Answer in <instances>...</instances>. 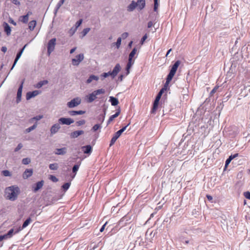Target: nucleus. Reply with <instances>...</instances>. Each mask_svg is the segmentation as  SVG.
Listing matches in <instances>:
<instances>
[{"instance_id": "obj_2", "label": "nucleus", "mask_w": 250, "mask_h": 250, "mask_svg": "<svg viewBox=\"0 0 250 250\" xmlns=\"http://www.w3.org/2000/svg\"><path fill=\"white\" fill-rule=\"evenodd\" d=\"M82 99L80 97H77L73 99L67 103V106L70 108L75 107L81 104Z\"/></svg>"}, {"instance_id": "obj_29", "label": "nucleus", "mask_w": 250, "mask_h": 250, "mask_svg": "<svg viewBox=\"0 0 250 250\" xmlns=\"http://www.w3.org/2000/svg\"><path fill=\"white\" fill-rule=\"evenodd\" d=\"M122 42V38H118L116 42L113 43L112 45H116L117 49H119L121 46Z\"/></svg>"}, {"instance_id": "obj_31", "label": "nucleus", "mask_w": 250, "mask_h": 250, "mask_svg": "<svg viewBox=\"0 0 250 250\" xmlns=\"http://www.w3.org/2000/svg\"><path fill=\"white\" fill-rule=\"evenodd\" d=\"M43 117V115H40L37 116L36 117H34L32 118L31 119H30V122H32L34 120H35V121H39V120H41L42 119Z\"/></svg>"}, {"instance_id": "obj_57", "label": "nucleus", "mask_w": 250, "mask_h": 250, "mask_svg": "<svg viewBox=\"0 0 250 250\" xmlns=\"http://www.w3.org/2000/svg\"><path fill=\"white\" fill-rule=\"evenodd\" d=\"M231 161L229 159H228L226 161V164H225V169L228 166V165H229V164L230 163Z\"/></svg>"}, {"instance_id": "obj_3", "label": "nucleus", "mask_w": 250, "mask_h": 250, "mask_svg": "<svg viewBox=\"0 0 250 250\" xmlns=\"http://www.w3.org/2000/svg\"><path fill=\"white\" fill-rule=\"evenodd\" d=\"M180 63H181V62L180 61H177L174 63V64L172 65V66L170 69V72L168 74V75H167V77H169V79H170V78H172V79L173 78V77L175 75V74L177 71V68L179 67V66L180 65Z\"/></svg>"}, {"instance_id": "obj_48", "label": "nucleus", "mask_w": 250, "mask_h": 250, "mask_svg": "<svg viewBox=\"0 0 250 250\" xmlns=\"http://www.w3.org/2000/svg\"><path fill=\"white\" fill-rule=\"evenodd\" d=\"M121 134L122 133L119 130L117 132H116L113 137L117 140V139L121 136Z\"/></svg>"}, {"instance_id": "obj_46", "label": "nucleus", "mask_w": 250, "mask_h": 250, "mask_svg": "<svg viewBox=\"0 0 250 250\" xmlns=\"http://www.w3.org/2000/svg\"><path fill=\"white\" fill-rule=\"evenodd\" d=\"M85 121L83 120H81V121H79L77 122L76 125L78 126H81V125H84L85 124Z\"/></svg>"}, {"instance_id": "obj_13", "label": "nucleus", "mask_w": 250, "mask_h": 250, "mask_svg": "<svg viewBox=\"0 0 250 250\" xmlns=\"http://www.w3.org/2000/svg\"><path fill=\"white\" fill-rule=\"evenodd\" d=\"M33 174V170L32 169H26L22 174V177L24 179H26L31 176Z\"/></svg>"}, {"instance_id": "obj_63", "label": "nucleus", "mask_w": 250, "mask_h": 250, "mask_svg": "<svg viewBox=\"0 0 250 250\" xmlns=\"http://www.w3.org/2000/svg\"><path fill=\"white\" fill-rule=\"evenodd\" d=\"M77 115H83L85 113V111L83 110L77 111Z\"/></svg>"}, {"instance_id": "obj_50", "label": "nucleus", "mask_w": 250, "mask_h": 250, "mask_svg": "<svg viewBox=\"0 0 250 250\" xmlns=\"http://www.w3.org/2000/svg\"><path fill=\"white\" fill-rule=\"evenodd\" d=\"M244 196L248 199H250V192L247 191L244 193Z\"/></svg>"}, {"instance_id": "obj_12", "label": "nucleus", "mask_w": 250, "mask_h": 250, "mask_svg": "<svg viewBox=\"0 0 250 250\" xmlns=\"http://www.w3.org/2000/svg\"><path fill=\"white\" fill-rule=\"evenodd\" d=\"M137 8L136 1L132 0L131 2L127 6L126 10L128 12H132Z\"/></svg>"}, {"instance_id": "obj_54", "label": "nucleus", "mask_w": 250, "mask_h": 250, "mask_svg": "<svg viewBox=\"0 0 250 250\" xmlns=\"http://www.w3.org/2000/svg\"><path fill=\"white\" fill-rule=\"evenodd\" d=\"M147 36L146 34L144 35L143 37L141 39V44H143L144 42L146 41V40L147 39Z\"/></svg>"}, {"instance_id": "obj_21", "label": "nucleus", "mask_w": 250, "mask_h": 250, "mask_svg": "<svg viewBox=\"0 0 250 250\" xmlns=\"http://www.w3.org/2000/svg\"><path fill=\"white\" fill-rule=\"evenodd\" d=\"M4 31L6 33L7 35L9 36L11 34V29L10 26L6 22L3 23Z\"/></svg>"}, {"instance_id": "obj_33", "label": "nucleus", "mask_w": 250, "mask_h": 250, "mask_svg": "<svg viewBox=\"0 0 250 250\" xmlns=\"http://www.w3.org/2000/svg\"><path fill=\"white\" fill-rule=\"evenodd\" d=\"M104 120V114H101V115H99V117H97L98 123H101V124H102Z\"/></svg>"}, {"instance_id": "obj_52", "label": "nucleus", "mask_w": 250, "mask_h": 250, "mask_svg": "<svg viewBox=\"0 0 250 250\" xmlns=\"http://www.w3.org/2000/svg\"><path fill=\"white\" fill-rule=\"evenodd\" d=\"M101 123H98L97 124L95 125V131L100 129L101 128Z\"/></svg>"}, {"instance_id": "obj_64", "label": "nucleus", "mask_w": 250, "mask_h": 250, "mask_svg": "<svg viewBox=\"0 0 250 250\" xmlns=\"http://www.w3.org/2000/svg\"><path fill=\"white\" fill-rule=\"evenodd\" d=\"M1 51L4 53L6 52L7 51V48L5 46H3L1 48Z\"/></svg>"}, {"instance_id": "obj_36", "label": "nucleus", "mask_w": 250, "mask_h": 250, "mask_svg": "<svg viewBox=\"0 0 250 250\" xmlns=\"http://www.w3.org/2000/svg\"><path fill=\"white\" fill-rule=\"evenodd\" d=\"M58 168V165L57 163L51 164L49 165V168L51 170H57Z\"/></svg>"}, {"instance_id": "obj_5", "label": "nucleus", "mask_w": 250, "mask_h": 250, "mask_svg": "<svg viewBox=\"0 0 250 250\" xmlns=\"http://www.w3.org/2000/svg\"><path fill=\"white\" fill-rule=\"evenodd\" d=\"M56 39L55 38L50 40L48 43L47 53L49 55L54 50L56 45Z\"/></svg>"}, {"instance_id": "obj_25", "label": "nucleus", "mask_w": 250, "mask_h": 250, "mask_svg": "<svg viewBox=\"0 0 250 250\" xmlns=\"http://www.w3.org/2000/svg\"><path fill=\"white\" fill-rule=\"evenodd\" d=\"M134 63V62L133 61H128V62L126 65V74L128 75L130 73V69L131 68L132 65Z\"/></svg>"}, {"instance_id": "obj_41", "label": "nucleus", "mask_w": 250, "mask_h": 250, "mask_svg": "<svg viewBox=\"0 0 250 250\" xmlns=\"http://www.w3.org/2000/svg\"><path fill=\"white\" fill-rule=\"evenodd\" d=\"M2 173L3 176H6V177L11 176V174L10 172L7 170H3L2 171Z\"/></svg>"}, {"instance_id": "obj_49", "label": "nucleus", "mask_w": 250, "mask_h": 250, "mask_svg": "<svg viewBox=\"0 0 250 250\" xmlns=\"http://www.w3.org/2000/svg\"><path fill=\"white\" fill-rule=\"evenodd\" d=\"M219 86H215L211 91L210 93V95L211 96L213 95L217 90Z\"/></svg>"}, {"instance_id": "obj_11", "label": "nucleus", "mask_w": 250, "mask_h": 250, "mask_svg": "<svg viewBox=\"0 0 250 250\" xmlns=\"http://www.w3.org/2000/svg\"><path fill=\"white\" fill-rule=\"evenodd\" d=\"M136 3L137 9L139 10H141L145 7L146 1L145 0H138Z\"/></svg>"}, {"instance_id": "obj_32", "label": "nucleus", "mask_w": 250, "mask_h": 250, "mask_svg": "<svg viewBox=\"0 0 250 250\" xmlns=\"http://www.w3.org/2000/svg\"><path fill=\"white\" fill-rule=\"evenodd\" d=\"M13 232H14V229H11L8 231V232L7 234L3 235V236H5V239H7L8 238H10L12 237Z\"/></svg>"}, {"instance_id": "obj_7", "label": "nucleus", "mask_w": 250, "mask_h": 250, "mask_svg": "<svg viewBox=\"0 0 250 250\" xmlns=\"http://www.w3.org/2000/svg\"><path fill=\"white\" fill-rule=\"evenodd\" d=\"M61 128V126L59 124L56 123L54 124L50 128V131L51 135H53L57 133L60 129Z\"/></svg>"}, {"instance_id": "obj_17", "label": "nucleus", "mask_w": 250, "mask_h": 250, "mask_svg": "<svg viewBox=\"0 0 250 250\" xmlns=\"http://www.w3.org/2000/svg\"><path fill=\"white\" fill-rule=\"evenodd\" d=\"M66 152L67 148L66 147H63L56 149L54 153L56 155H64Z\"/></svg>"}, {"instance_id": "obj_55", "label": "nucleus", "mask_w": 250, "mask_h": 250, "mask_svg": "<svg viewBox=\"0 0 250 250\" xmlns=\"http://www.w3.org/2000/svg\"><path fill=\"white\" fill-rule=\"evenodd\" d=\"M12 2L15 5H19L20 2L18 0H12Z\"/></svg>"}, {"instance_id": "obj_37", "label": "nucleus", "mask_w": 250, "mask_h": 250, "mask_svg": "<svg viewBox=\"0 0 250 250\" xmlns=\"http://www.w3.org/2000/svg\"><path fill=\"white\" fill-rule=\"evenodd\" d=\"M82 22H83V20H80L79 21H78L76 23V24H75V26L76 27H75V29L73 30V33H74L76 31V30L78 28V27H79L81 25V24H82Z\"/></svg>"}, {"instance_id": "obj_18", "label": "nucleus", "mask_w": 250, "mask_h": 250, "mask_svg": "<svg viewBox=\"0 0 250 250\" xmlns=\"http://www.w3.org/2000/svg\"><path fill=\"white\" fill-rule=\"evenodd\" d=\"M43 184H44L43 181H40V182H38V183H37V184L34 187V189H33L34 191L36 192L38 190L40 189L43 187Z\"/></svg>"}, {"instance_id": "obj_38", "label": "nucleus", "mask_w": 250, "mask_h": 250, "mask_svg": "<svg viewBox=\"0 0 250 250\" xmlns=\"http://www.w3.org/2000/svg\"><path fill=\"white\" fill-rule=\"evenodd\" d=\"M31 162V160L29 158H23L22 160V163L23 165H28Z\"/></svg>"}, {"instance_id": "obj_8", "label": "nucleus", "mask_w": 250, "mask_h": 250, "mask_svg": "<svg viewBox=\"0 0 250 250\" xmlns=\"http://www.w3.org/2000/svg\"><path fill=\"white\" fill-rule=\"evenodd\" d=\"M121 69V67L120 64L117 63L116 64L115 66L114 67L113 70L111 73V76L113 78H115V76L117 75V74L120 72Z\"/></svg>"}, {"instance_id": "obj_34", "label": "nucleus", "mask_w": 250, "mask_h": 250, "mask_svg": "<svg viewBox=\"0 0 250 250\" xmlns=\"http://www.w3.org/2000/svg\"><path fill=\"white\" fill-rule=\"evenodd\" d=\"M105 93V90L104 89H98L96 91H95V96L96 95H99L100 94H103Z\"/></svg>"}, {"instance_id": "obj_35", "label": "nucleus", "mask_w": 250, "mask_h": 250, "mask_svg": "<svg viewBox=\"0 0 250 250\" xmlns=\"http://www.w3.org/2000/svg\"><path fill=\"white\" fill-rule=\"evenodd\" d=\"M31 221V219L30 218L26 220L22 225V228H26L30 223Z\"/></svg>"}, {"instance_id": "obj_30", "label": "nucleus", "mask_w": 250, "mask_h": 250, "mask_svg": "<svg viewBox=\"0 0 250 250\" xmlns=\"http://www.w3.org/2000/svg\"><path fill=\"white\" fill-rule=\"evenodd\" d=\"M37 127V124H34L33 125L29 127V128H26L25 130V133H29L31 131L34 130L35 129H36Z\"/></svg>"}, {"instance_id": "obj_1", "label": "nucleus", "mask_w": 250, "mask_h": 250, "mask_svg": "<svg viewBox=\"0 0 250 250\" xmlns=\"http://www.w3.org/2000/svg\"><path fill=\"white\" fill-rule=\"evenodd\" d=\"M20 193V188L16 185L6 188L4 191L5 198L10 201H15Z\"/></svg>"}, {"instance_id": "obj_27", "label": "nucleus", "mask_w": 250, "mask_h": 250, "mask_svg": "<svg viewBox=\"0 0 250 250\" xmlns=\"http://www.w3.org/2000/svg\"><path fill=\"white\" fill-rule=\"evenodd\" d=\"M29 18L28 15H24L21 16L19 18V20L23 23H26L28 21Z\"/></svg>"}, {"instance_id": "obj_59", "label": "nucleus", "mask_w": 250, "mask_h": 250, "mask_svg": "<svg viewBox=\"0 0 250 250\" xmlns=\"http://www.w3.org/2000/svg\"><path fill=\"white\" fill-rule=\"evenodd\" d=\"M129 125V124H128L126 126L123 127L122 129L119 130V131L122 133L124 131H125V129H126V127Z\"/></svg>"}, {"instance_id": "obj_16", "label": "nucleus", "mask_w": 250, "mask_h": 250, "mask_svg": "<svg viewBox=\"0 0 250 250\" xmlns=\"http://www.w3.org/2000/svg\"><path fill=\"white\" fill-rule=\"evenodd\" d=\"M84 100L87 103H91L94 101V93L92 92L86 95L84 97Z\"/></svg>"}, {"instance_id": "obj_60", "label": "nucleus", "mask_w": 250, "mask_h": 250, "mask_svg": "<svg viewBox=\"0 0 250 250\" xmlns=\"http://www.w3.org/2000/svg\"><path fill=\"white\" fill-rule=\"evenodd\" d=\"M77 111H71L70 112V114L71 116H75V115H77Z\"/></svg>"}, {"instance_id": "obj_20", "label": "nucleus", "mask_w": 250, "mask_h": 250, "mask_svg": "<svg viewBox=\"0 0 250 250\" xmlns=\"http://www.w3.org/2000/svg\"><path fill=\"white\" fill-rule=\"evenodd\" d=\"M48 83V81L47 80H43L39 82L37 84L34 85V87L36 88H40L42 86L47 84Z\"/></svg>"}, {"instance_id": "obj_15", "label": "nucleus", "mask_w": 250, "mask_h": 250, "mask_svg": "<svg viewBox=\"0 0 250 250\" xmlns=\"http://www.w3.org/2000/svg\"><path fill=\"white\" fill-rule=\"evenodd\" d=\"M83 133L84 131L83 130H77L71 133L70 136L71 138H76Z\"/></svg>"}, {"instance_id": "obj_53", "label": "nucleus", "mask_w": 250, "mask_h": 250, "mask_svg": "<svg viewBox=\"0 0 250 250\" xmlns=\"http://www.w3.org/2000/svg\"><path fill=\"white\" fill-rule=\"evenodd\" d=\"M79 168V166L78 165H75L72 169L73 172L76 173Z\"/></svg>"}, {"instance_id": "obj_10", "label": "nucleus", "mask_w": 250, "mask_h": 250, "mask_svg": "<svg viewBox=\"0 0 250 250\" xmlns=\"http://www.w3.org/2000/svg\"><path fill=\"white\" fill-rule=\"evenodd\" d=\"M81 149L84 154H90L92 152V147L91 146L87 145L81 147Z\"/></svg>"}, {"instance_id": "obj_23", "label": "nucleus", "mask_w": 250, "mask_h": 250, "mask_svg": "<svg viewBox=\"0 0 250 250\" xmlns=\"http://www.w3.org/2000/svg\"><path fill=\"white\" fill-rule=\"evenodd\" d=\"M109 101L111 102V104L113 106L117 105L119 104V101L118 99L113 97H110Z\"/></svg>"}, {"instance_id": "obj_39", "label": "nucleus", "mask_w": 250, "mask_h": 250, "mask_svg": "<svg viewBox=\"0 0 250 250\" xmlns=\"http://www.w3.org/2000/svg\"><path fill=\"white\" fill-rule=\"evenodd\" d=\"M111 76L110 72H108L107 73H104L101 75L100 78L102 80H103L104 78H106L107 77Z\"/></svg>"}, {"instance_id": "obj_58", "label": "nucleus", "mask_w": 250, "mask_h": 250, "mask_svg": "<svg viewBox=\"0 0 250 250\" xmlns=\"http://www.w3.org/2000/svg\"><path fill=\"white\" fill-rule=\"evenodd\" d=\"M158 6H159L158 2L154 3V10L155 11H157Z\"/></svg>"}, {"instance_id": "obj_47", "label": "nucleus", "mask_w": 250, "mask_h": 250, "mask_svg": "<svg viewBox=\"0 0 250 250\" xmlns=\"http://www.w3.org/2000/svg\"><path fill=\"white\" fill-rule=\"evenodd\" d=\"M23 146L22 145V144L21 143H20L18 146L16 147V148L15 149V151L17 152V151H18L19 150H20L22 147Z\"/></svg>"}, {"instance_id": "obj_24", "label": "nucleus", "mask_w": 250, "mask_h": 250, "mask_svg": "<svg viewBox=\"0 0 250 250\" xmlns=\"http://www.w3.org/2000/svg\"><path fill=\"white\" fill-rule=\"evenodd\" d=\"M120 113V111L119 110L115 114L110 117L109 119L107 121V125L110 124L115 118L117 117Z\"/></svg>"}, {"instance_id": "obj_51", "label": "nucleus", "mask_w": 250, "mask_h": 250, "mask_svg": "<svg viewBox=\"0 0 250 250\" xmlns=\"http://www.w3.org/2000/svg\"><path fill=\"white\" fill-rule=\"evenodd\" d=\"M94 80V75H91L90 76V77L87 80L86 83H90L91 82H92Z\"/></svg>"}, {"instance_id": "obj_43", "label": "nucleus", "mask_w": 250, "mask_h": 250, "mask_svg": "<svg viewBox=\"0 0 250 250\" xmlns=\"http://www.w3.org/2000/svg\"><path fill=\"white\" fill-rule=\"evenodd\" d=\"M70 186V184L69 183H66L65 184H64L63 186H62V188L64 189V190H67L69 187Z\"/></svg>"}, {"instance_id": "obj_45", "label": "nucleus", "mask_w": 250, "mask_h": 250, "mask_svg": "<svg viewBox=\"0 0 250 250\" xmlns=\"http://www.w3.org/2000/svg\"><path fill=\"white\" fill-rule=\"evenodd\" d=\"M128 36V33L127 32H124L121 35L122 39H125Z\"/></svg>"}, {"instance_id": "obj_40", "label": "nucleus", "mask_w": 250, "mask_h": 250, "mask_svg": "<svg viewBox=\"0 0 250 250\" xmlns=\"http://www.w3.org/2000/svg\"><path fill=\"white\" fill-rule=\"evenodd\" d=\"M172 79V78H170V79H169V77L167 76L166 82L164 87L163 88H166V89L167 90V88L168 86V84L170 83V82Z\"/></svg>"}, {"instance_id": "obj_6", "label": "nucleus", "mask_w": 250, "mask_h": 250, "mask_svg": "<svg viewBox=\"0 0 250 250\" xmlns=\"http://www.w3.org/2000/svg\"><path fill=\"white\" fill-rule=\"evenodd\" d=\"M59 122L62 124L66 125H70L74 123V120L70 118H61L59 119Z\"/></svg>"}, {"instance_id": "obj_28", "label": "nucleus", "mask_w": 250, "mask_h": 250, "mask_svg": "<svg viewBox=\"0 0 250 250\" xmlns=\"http://www.w3.org/2000/svg\"><path fill=\"white\" fill-rule=\"evenodd\" d=\"M36 25V21H32L29 23V28L31 31H32L35 28Z\"/></svg>"}, {"instance_id": "obj_56", "label": "nucleus", "mask_w": 250, "mask_h": 250, "mask_svg": "<svg viewBox=\"0 0 250 250\" xmlns=\"http://www.w3.org/2000/svg\"><path fill=\"white\" fill-rule=\"evenodd\" d=\"M166 88H162L160 91H159V93L158 94L159 95L162 96L163 93L165 91H166Z\"/></svg>"}, {"instance_id": "obj_42", "label": "nucleus", "mask_w": 250, "mask_h": 250, "mask_svg": "<svg viewBox=\"0 0 250 250\" xmlns=\"http://www.w3.org/2000/svg\"><path fill=\"white\" fill-rule=\"evenodd\" d=\"M90 31L89 28H86L83 30V31L82 32V37L85 36Z\"/></svg>"}, {"instance_id": "obj_61", "label": "nucleus", "mask_w": 250, "mask_h": 250, "mask_svg": "<svg viewBox=\"0 0 250 250\" xmlns=\"http://www.w3.org/2000/svg\"><path fill=\"white\" fill-rule=\"evenodd\" d=\"M116 140H117V139L115 138H114V137H113V138H112V139L111 140L110 145H112L113 144H114V143L116 142Z\"/></svg>"}, {"instance_id": "obj_62", "label": "nucleus", "mask_w": 250, "mask_h": 250, "mask_svg": "<svg viewBox=\"0 0 250 250\" xmlns=\"http://www.w3.org/2000/svg\"><path fill=\"white\" fill-rule=\"evenodd\" d=\"M64 0H61L58 3V8L63 3Z\"/></svg>"}, {"instance_id": "obj_44", "label": "nucleus", "mask_w": 250, "mask_h": 250, "mask_svg": "<svg viewBox=\"0 0 250 250\" xmlns=\"http://www.w3.org/2000/svg\"><path fill=\"white\" fill-rule=\"evenodd\" d=\"M49 179L54 182H57L58 181V178L53 175H50Z\"/></svg>"}, {"instance_id": "obj_4", "label": "nucleus", "mask_w": 250, "mask_h": 250, "mask_svg": "<svg viewBox=\"0 0 250 250\" xmlns=\"http://www.w3.org/2000/svg\"><path fill=\"white\" fill-rule=\"evenodd\" d=\"M83 54L81 53L76 56V57L72 60V64L74 66H78L83 60Z\"/></svg>"}, {"instance_id": "obj_26", "label": "nucleus", "mask_w": 250, "mask_h": 250, "mask_svg": "<svg viewBox=\"0 0 250 250\" xmlns=\"http://www.w3.org/2000/svg\"><path fill=\"white\" fill-rule=\"evenodd\" d=\"M137 52L136 48H134L129 55L128 61H132V59Z\"/></svg>"}, {"instance_id": "obj_9", "label": "nucleus", "mask_w": 250, "mask_h": 250, "mask_svg": "<svg viewBox=\"0 0 250 250\" xmlns=\"http://www.w3.org/2000/svg\"><path fill=\"white\" fill-rule=\"evenodd\" d=\"M41 93V92L39 90H34L32 92H29L26 94V99L28 100L39 95Z\"/></svg>"}, {"instance_id": "obj_22", "label": "nucleus", "mask_w": 250, "mask_h": 250, "mask_svg": "<svg viewBox=\"0 0 250 250\" xmlns=\"http://www.w3.org/2000/svg\"><path fill=\"white\" fill-rule=\"evenodd\" d=\"M23 83V81L22 82L20 86L18 89L17 92V101L18 102L20 101L21 97L22 90V84Z\"/></svg>"}, {"instance_id": "obj_14", "label": "nucleus", "mask_w": 250, "mask_h": 250, "mask_svg": "<svg viewBox=\"0 0 250 250\" xmlns=\"http://www.w3.org/2000/svg\"><path fill=\"white\" fill-rule=\"evenodd\" d=\"M27 44H25L23 47L21 49V50L20 51V52L17 55V56H16V58L15 60V61H14V64L12 67V69L14 67V66H15V65L16 64L17 62L18 61V60L20 59V58H21L25 48L26 47Z\"/></svg>"}, {"instance_id": "obj_19", "label": "nucleus", "mask_w": 250, "mask_h": 250, "mask_svg": "<svg viewBox=\"0 0 250 250\" xmlns=\"http://www.w3.org/2000/svg\"><path fill=\"white\" fill-rule=\"evenodd\" d=\"M161 96H162L159 95L158 94L156 96V98L154 101V104H153V109H152L153 112H154V111L157 108L158 105L159 104V102L161 98Z\"/></svg>"}]
</instances>
